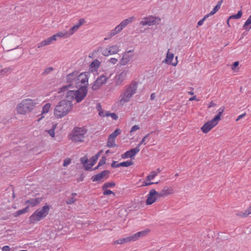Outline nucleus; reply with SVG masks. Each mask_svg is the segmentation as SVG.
<instances>
[{"instance_id":"51","label":"nucleus","mask_w":251,"mask_h":251,"mask_svg":"<svg viewBox=\"0 0 251 251\" xmlns=\"http://www.w3.org/2000/svg\"><path fill=\"white\" fill-rule=\"evenodd\" d=\"M139 128H140V127L138 125H134L131 127L130 132H134V131L138 130Z\"/></svg>"},{"instance_id":"8","label":"nucleus","mask_w":251,"mask_h":251,"mask_svg":"<svg viewBox=\"0 0 251 251\" xmlns=\"http://www.w3.org/2000/svg\"><path fill=\"white\" fill-rule=\"evenodd\" d=\"M134 55V50H129L123 54V56L119 61L120 66H125L132 59Z\"/></svg>"},{"instance_id":"3","label":"nucleus","mask_w":251,"mask_h":251,"mask_svg":"<svg viewBox=\"0 0 251 251\" xmlns=\"http://www.w3.org/2000/svg\"><path fill=\"white\" fill-rule=\"evenodd\" d=\"M72 106V103L70 100H62L55 106L53 112L54 115L58 119L62 118L71 111Z\"/></svg>"},{"instance_id":"1","label":"nucleus","mask_w":251,"mask_h":251,"mask_svg":"<svg viewBox=\"0 0 251 251\" xmlns=\"http://www.w3.org/2000/svg\"><path fill=\"white\" fill-rule=\"evenodd\" d=\"M88 73L84 72L79 74V72L75 71L70 73L66 76V82L68 84L63 86L58 90V93L67 91L69 88L76 87L79 88L84 85L88 86Z\"/></svg>"},{"instance_id":"18","label":"nucleus","mask_w":251,"mask_h":251,"mask_svg":"<svg viewBox=\"0 0 251 251\" xmlns=\"http://www.w3.org/2000/svg\"><path fill=\"white\" fill-rule=\"evenodd\" d=\"M84 22L85 20L84 19H80L79 20V23L77 24L72 27L68 31H67V33H68V36H70L73 35L75 32L78 29L79 27L82 25Z\"/></svg>"},{"instance_id":"56","label":"nucleus","mask_w":251,"mask_h":251,"mask_svg":"<svg viewBox=\"0 0 251 251\" xmlns=\"http://www.w3.org/2000/svg\"><path fill=\"white\" fill-rule=\"evenodd\" d=\"M246 114L245 113L239 115L238 118L236 119V121H239V120H240L241 119H242V118H243L244 117H245L246 116Z\"/></svg>"},{"instance_id":"12","label":"nucleus","mask_w":251,"mask_h":251,"mask_svg":"<svg viewBox=\"0 0 251 251\" xmlns=\"http://www.w3.org/2000/svg\"><path fill=\"white\" fill-rule=\"evenodd\" d=\"M129 73V69L128 68H125L121 73L117 75L115 78V84L116 85H120L127 77V74Z\"/></svg>"},{"instance_id":"23","label":"nucleus","mask_w":251,"mask_h":251,"mask_svg":"<svg viewBox=\"0 0 251 251\" xmlns=\"http://www.w3.org/2000/svg\"><path fill=\"white\" fill-rule=\"evenodd\" d=\"M55 41V37L51 36V37L43 41L38 44V48H40L44 46L50 44L53 41Z\"/></svg>"},{"instance_id":"61","label":"nucleus","mask_w":251,"mask_h":251,"mask_svg":"<svg viewBox=\"0 0 251 251\" xmlns=\"http://www.w3.org/2000/svg\"><path fill=\"white\" fill-rule=\"evenodd\" d=\"M155 98V93H152L151 95V100H154V99Z\"/></svg>"},{"instance_id":"26","label":"nucleus","mask_w":251,"mask_h":251,"mask_svg":"<svg viewBox=\"0 0 251 251\" xmlns=\"http://www.w3.org/2000/svg\"><path fill=\"white\" fill-rule=\"evenodd\" d=\"M100 65V62L98 59L94 60L90 64V68L92 71H96Z\"/></svg>"},{"instance_id":"48","label":"nucleus","mask_w":251,"mask_h":251,"mask_svg":"<svg viewBox=\"0 0 251 251\" xmlns=\"http://www.w3.org/2000/svg\"><path fill=\"white\" fill-rule=\"evenodd\" d=\"M209 15L208 14H207L205 16H204V17L201 19V20L200 21H199L198 23V26H200L201 25H202L204 21L209 17Z\"/></svg>"},{"instance_id":"16","label":"nucleus","mask_w":251,"mask_h":251,"mask_svg":"<svg viewBox=\"0 0 251 251\" xmlns=\"http://www.w3.org/2000/svg\"><path fill=\"white\" fill-rule=\"evenodd\" d=\"M158 193L159 198H160L174 194V190L172 187L165 186L162 190V191Z\"/></svg>"},{"instance_id":"49","label":"nucleus","mask_w":251,"mask_h":251,"mask_svg":"<svg viewBox=\"0 0 251 251\" xmlns=\"http://www.w3.org/2000/svg\"><path fill=\"white\" fill-rule=\"evenodd\" d=\"M250 214H251V205L244 212L243 215L245 216H248Z\"/></svg>"},{"instance_id":"34","label":"nucleus","mask_w":251,"mask_h":251,"mask_svg":"<svg viewBox=\"0 0 251 251\" xmlns=\"http://www.w3.org/2000/svg\"><path fill=\"white\" fill-rule=\"evenodd\" d=\"M242 11L240 10L238 12L237 14L231 15L228 18V20L230 19H240L242 16Z\"/></svg>"},{"instance_id":"24","label":"nucleus","mask_w":251,"mask_h":251,"mask_svg":"<svg viewBox=\"0 0 251 251\" xmlns=\"http://www.w3.org/2000/svg\"><path fill=\"white\" fill-rule=\"evenodd\" d=\"M42 199L40 198H37L35 199H31L25 201V203L26 204H29L31 206H35L38 205L41 201Z\"/></svg>"},{"instance_id":"60","label":"nucleus","mask_w":251,"mask_h":251,"mask_svg":"<svg viewBox=\"0 0 251 251\" xmlns=\"http://www.w3.org/2000/svg\"><path fill=\"white\" fill-rule=\"evenodd\" d=\"M105 112L104 111H100L99 112V115L101 117H105Z\"/></svg>"},{"instance_id":"47","label":"nucleus","mask_w":251,"mask_h":251,"mask_svg":"<svg viewBox=\"0 0 251 251\" xmlns=\"http://www.w3.org/2000/svg\"><path fill=\"white\" fill-rule=\"evenodd\" d=\"M72 159L70 158H67L64 160L63 162V166L66 167L71 163Z\"/></svg>"},{"instance_id":"54","label":"nucleus","mask_w":251,"mask_h":251,"mask_svg":"<svg viewBox=\"0 0 251 251\" xmlns=\"http://www.w3.org/2000/svg\"><path fill=\"white\" fill-rule=\"evenodd\" d=\"M110 116H111V118L115 120H117L118 118V116L114 113H111Z\"/></svg>"},{"instance_id":"46","label":"nucleus","mask_w":251,"mask_h":251,"mask_svg":"<svg viewBox=\"0 0 251 251\" xmlns=\"http://www.w3.org/2000/svg\"><path fill=\"white\" fill-rule=\"evenodd\" d=\"M150 134H147L145 136H144L143 137V138L142 139L141 141L140 142V143L136 147H138V149H140L139 147L140 146L144 144H146V143L145 142V141H146V139L148 137V136Z\"/></svg>"},{"instance_id":"39","label":"nucleus","mask_w":251,"mask_h":251,"mask_svg":"<svg viewBox=\"0 0 251 251\" xmlns=\"http://www.w3.org/2000/svg\"><path fill=\"white\" fill-rule=\"evenodd\" d=\"M54 70L53 68L52 67H49L45 69L44 72L42 73V75H46L49 74Z\"/></svg>"},{"instance_id":"5","label":"nucleus","mask_w":251,"mask_h":251,"mask_svg":"<svg viewBox=\"0 0 251 251\" xmlns=\"http://www.w3.org/2000/svg\"><path fill=\"white\" fill-rule=\"evenodd\" d=\"M36 104V102L35 100L30 99L24 100L18 105L17 107V112L20 114H25L32 110Z\"/></svg>"},{"instance_id":"63","label":"nucleus","mask_w":251,"mask_h":251,"mask_svg":"<svg viewBox=\"0 0 251 251\" xmlns=\"http://www.w3.org/2000/svg\"><path fill=\"white\" fill-rule=\"evenodd\" d=\"M195 99H196V96H194L193 97L190 98L189 100L191 101V100H195Z\"/></svg>"},{"instance_id":"29","label":"nucleus","mask_w":251,"mask_h":251,"mask_svg":"<svg viewBox=\"0 0 251 251\" xmlns=\"http://www.w3.org/2000/svg\"><path fill=\"white\" fill-rule=\"evenodd\" d=\"M115 139H114L112 137L110 138V137L108 136V141H107V146L108 148L115 147V146H116V145L115 144Z\"/></svg>"},{"instance_id":"32","label":"nucleus","mask_w":251,"mask_h":251,"mask_svg":"<svg viewBox=\"0 0 251 251\" xmlns=\"http://www.w3.org/2000/svg\"><path fill=\"white\" fill-rule=\"evenodd\" d=\"M97 161V159L94 158V156H93L92 157H91L90 160H89V162H90V163L89 164V166H86V170L91 169L92 167L95 165Z\"/></svg>"},{"instance_id":"22","label":"nucleus","mask_w":251,"mask_h":251,"mask_svg":"<svg viewBox=\"0 0 251 251\" xmlns=\"http://www.w3.org/2000/svg\"><path fill=\"white\" fill-rule=\"evenodd\" d=\"M135 19L134 17H130L124 21H123L118 25L119 28H120L121 31L123 30L124 28H125L127 25L132 22Z\"/></svg>"},{"instance_id":"19","label":"nucleus","mask_w":251,"mask_h":251,"mask_svg":"<svg viewBox=\"0 0 251 251\" xmlns=\"http://www.w3.org/2000/svg\"><path fill=\"white\" fill-rule=\"evenodd\" d=\"M133 162L132 161H127L117 164V162L113 161L111 164V167L113 168H118L119 167H128L133 164Z\"/></svg>"},{"instance_id":"58","label":"nucleus","mask_w":251,"mask_h":251,"mask_svg":"<svg viewBox=\"0 0 251 251\" xmlns=\"http://www.w3.org/2000/svg\"><path fill=\"white\" fill-rule=\"evenodd\" d=\"M216 105V104L215 103H214L212 101H211L209 103V105L208 106V107L209 108L210 107H214Z\"/></svg>"},{"instance_id":"9","label":"nucleus","mask_w":251,"mask_h":251,"mask_svg":"<svg viewBox=\"0 0 251 251\" xmlns=\"http://www.w3.org/2000/svg\"><path fill=\"white\" fill-rule=\"evenodd\" d=\"M109 78V77L105 75H102L98 77L97 79L94 82L92 86V89L93 91H96L99 89L101 86L105 83Z\"/></svg>"},{"instance_id":"6","label":"nucleus","mask_w":251,"mask_h":251,"mask_svg":"<svg viewBox=\"0 0 251 251\" xmlns=\"http://www.w3.org/2000/svg\"><path fill=\"white\" fill-rule=\"evenodd\" d=\"M87 130L84 127H75L69 135V139L74 142H83Z\"/></svg>"},{"instance_id":"7","label":"nucleus","mask_w":251,"mask_h":251,"mask_svg":"<svg viewBox=\"0 0 251 251\" xmlns=\"http://www.w3.org/2000/svg\"><path fill=\"white\" fill-rule=\"evenodd\" d=\"M49 206L44 205L42 208L37 209L29 217L30 223H35L45 218L49 213Z\"/></svg>"},{"instance_id":"21","label":"nucleus","mask_w":251,"mask_h":251,"mask_svg":"<svg viewBox=\"0 0 251 251\" xmlns=\"http://www.w3.org/2000/svg\"><path fill=\"white\" fill-rule=\"evenodd\" d=\"M174 57V55L173 53H170L169 52V50H168V51L167 52L166 59H165L164 61L168 64H171L174 66H175L176 65L177 63V56L176 57V61L175 63H173L172 62V60H173V58Z\"/></svg>"},{"instance_id":"52","label":"nucleus","mask_w":251,"mask_h":251,"mask_svg":"<svg viewBox=\"0 0 251 251\" xmlns=\"http://www.w3.org/2000/svg\"><path fill=\"white\" fill-rule=\"evenodd\" d=\"M109 62L114 65L117 63L118 59L115 58H111L109 59Z\"/></svg>"},{"instance_id":"4","label":"nucleus","mask_w":251,"mask_h":251,"mask_svg":"<svg viewBox=\"0 0 251 251\" xmlns=\"http://www.w3.org/2000/svg\"><path fill=\"white\" fill-rule=\"evenodd\" d=\"M87 86L84 85L76 90L67 91L66 94L67 100L72 102L73 100H76L77 102L81 101L87 94Z\"/></svg>"},{"instance_id":"64","label":"nucleus","mask_w":251,"mask_h":251,"mask_svg":"<svg viewBox=\"0 0 251 251\" xmlns=\"http://www.w3.org/2000/svg\"><path fill=\"white\" fill-rule=\"evenodd\" d=\"M72 195L73 196V197H75V196H76V193H73L72 194Z\"/></svg>"},{"instance_id":"40","label":"nucleus","mask_w":251,"mask_h":251,"mask_svg":"<svg viewBox=\"0 0 251 251\" xmlns=\"http://www.w3.org/2000/svg\"><path fill=\"white\" fill-rule=\"evenodd\" d=\"M156 176H157V173L154 171H152L151 172V175H148L147 176L146 180L147 181H151L152 179H153Z\"/></svg>"},{"instance_id":"33","label":"nucleus","mask_w":251,"mask_h":251,"mask_svg":"<svg viewBox=\"0 0 251 251\" xmlns=\"http://www.w3.org/2000/svg\"><path fill=\"white\" fill-rule=\"evenodd\" d=\"M225 107L222 106L221 108H220L218 110V114L214 117L215 119H216L217 121L219 122V121L221 120V116L223 114V112L225 110Z\"/></svg>"},{"instance_id":"30","label":"nucleus","mask_w":251,"mask_h":251,"mask_svg":"<svg viewBox=\"0 0 251 251\" xmlns=\"http://www.w3.org/2000/svg\"><path fill=\"white\" fill-rule=\"evenodd\" d=\"M28 206H26V207H25L22 209L17 211L14 214V216L15 217H18V216H19L20 215L25 213L26 212H27L28 211Z\"/></svg>"},{"instance_id":"25","label":"nucleus","mask_w":251,"mask_h":251,"mask_svg":"<svg viewBox=\"0 0 251 251\" xmlns=\"http://www.w3.org/2000/svg\"><path fill=\"white\" fill-rule=\"evenodd\" d=\"M130 241H133L132 236H130L124 238H120L116 240L114 244H123L125 243L129 242Z\"/></svg>"},{"instance_id":"55","label":"nucleus","mask_w":251,"mask_h":251,"mask_svg":"<svg viewBox=\"0 0 251 251\" xmlns=\"http://www.w3.org/2000/svg\"><path fill=\"white\" fill-rule=\"evenodd\" d=\"M10 250V248L8 246H5L2 249V251H9Z\"/></svg>"},{"instance_id":"17","label":"nucleus","mask_w":251,"mask_h":251,"mask_svg":"<svg viewBox=\"0 0 251 251\" xmlns=\"http://www.w3.org/2000/svg\"><path fill=\"white\" fill-rule=\"evenodd\" d=\"M139 151L140 149H138V147H136L135 148L131 149L130 150L126 151L123 154H122V157L123 158H126L128 157L132 158Z\"/></svg>"},{"instance_id":"10","label":"nucleus","mask_w":251,"mask_h":251,"mask_svg":"<svg viewBox=\"0 0 251 251\" xmlns=\"http://www.w3.org/2000/svg\"><path fill=\"white\" fill-rule=\"evenodd\" d=\"M109 171L104 170L100 172V173L93 176L91 177V179L93 182H103L104 181L103 179H107L109 177Z\"/></svg>"},{"instance_id":"20","label":"nucleus","mask_w":251,"mask_h":251,"mask_svg":"<svg viewBox=\"0 0 251 251\" xmlns=\"http://www.w3.org/2000/svg\"><path fill=\"white\" fill-rule=\"evenodd\" d=\"M150 231L149 229H146L144 230H142L141 231L138 232L133 235H131L133 241H136L141 237H144L146 236Z\"/></svg>"},{"instance_id":"41","label":"nucleus","mask_w":251,"mask_h":251,"mask_svg":"<svg viewBox=\"0 0 251 251\" xmlns=\"http://www.w3.org/2000/svg\"><path fill=\"white\" fill-rule=\"evenodd\" d=\"M121 31V30L120 28H119V27L118 26H117L114 29L111 31L110 33V36H113Z\"/></svg>"},{"instance_id":"36","label":"nucleus","mask_w":251,"mask_h":251,"mask_svg":"<svg viewBox=\"0 0 251 251\" xmlns=\"http://www.w3.org/2000/svg\"><path fill=\"white\" fill-rule=\"evenodd\" d=\"M52 36L55 37V41H56L58 37H62L65 36H66L67 37L69 36L68 33H67V31L65 32H59Z\"/></svg>"},{"instance_id":"2","label":"nucleus","mask_w":251,"mask_h":251,"mask_svg":"<svg viewBox=\"0 0 251 251\" xmlns=\"http://www.w3.org/2000/svg\"><path fill=\"white\" fill-rule=\"evenodd\" d=\"M138 84L136 81H132L129 84L126 85L119 96L118 104L124 105L129 102L130 99L136 93Z\"/></svg>"},{"instance_id":"35","label":"nucleus","mask_w":251,"mask_h":251,"mask_svg":"<svg viewBox=\"0 0 251 251\" xmlns=\"http://www.w3.org/2000/svg\"><path fill=\"white\" fill-rule=\"evenodd\" d=\"M80 161L81 164H83L85 169L86 170V166H89V164L88 158L86 156H84L80 158Z\"/></svg>"},{"instance_id":"38","label":"nucleus","mask_w":251,"mask_h":251,"mask_svg":"<svg viewBox=\"0 0 251 251\" xmlns=\"http://www.w3.org/2000/svg\"><path fill=\"white\" fill-rule=\"evenodd\" d=\"M121 133V130L119 128H117L113 133L109 135L110 138H115Z\"/></svg>"},{"instance_id":"45","label":"nucleus","mask_w":251,"mask_h":251,"mask_svg":"<svg viewBox=\"0 0 251 251\" xmlns=\"http://www.w3.org/2000/svg\"><path fill=\"white\" fill-rule=\"evenodd\" d=\"M103 190H104V192L103 193V194L104 195H109L110 194H113V196H115V193L110 190L105 189Z\"/></svg>"},{"instance_id":"50","label":"nucleus","mask_w":251,"mask_h":251,"mask_svg":"<svg viewBox=\"0 0 251 251\" xmlns=\"http://www.w3.org/2000/svg\"><path fill=\"white\" fill-rule=\"evenodd\" d=\"M157 183H158V182H147L144 181L143 184L142 185V186H143V187H144V186H149V185H151L153 184H157Z\"/></svg>"},{"instance_id":"53","label":"nucleus","mask_w":251,"mask_h":251,"mask_svg":"<svg viewBox=\"0 0 251 251\" xmlns=\"http://www.w3.org/2000/svg\"><path fill=\"white\" fill-rule=\"evenodd\" d=\"M239 65V62L236 61L234 62L231 65V69L232 70H234L236 67H237Z\"/></svg>"},{"instance_id":"11","label":"nucleus","mask_w":251,"mask_h":251,"mask_svg":"<svg viewBox=\"0 0 251 251\" xmlns=\"http://www.w3.org/2000/svg\"><path fill=\"white\" fill-rule=\"evenodd\" d=\"M160 22V19L153 16H150L144 18V20L140 22V24L142 25H158Z\"/></svg>"},{"instance_id":"37","label":"nucleus","mask_w":251,"mask_h":251,"mask_svg":"<svg viewBox=\"0 0 251 251\" xmlns=\"http://www.w3.org/2000/svg\"><path fill=\"white\" fill-rule=\"evenodd\" d=\"M50 104L49 103H46L43 107V108H42V114H44V113H47L50 108Z\"/></svg>"},{"instance_id":"27","label":"nucleus","mask_w":251,"mask_h":251,"mask_svg":"<svg viewBox=\"0 0 251 251\" xmlns=\"http://www.w3.org/2000/svg\"><path fill=\"white\" fill-rule=\"evenodd\" d=\"M223 0H221L219 1H218L216 5L213 8V10L211 11L209 14H208L209 16L213 15L215 13H216L220 8L221 4L223 3Z\"/></svg>"},{"instance_id":"15","label":"nucleus","mask_w":251,"mask_h":251,"mask_svg":"<svg viewBox=\"0 0 251 251\" xmlns=\"http://www.w3.org/2000/svg\"><path fill=\"white\" fill-rule=\"evenodd\" d=\"M157 198H159L158 193L155 189H151L146 201V204H152L156 201Z\"/></svg>"},{"instance_id":"42","label":"nucleus","mask_w":251,"mask_h":251,"mask_svg":"<svg viewBox=\"0 0 251 251\" xmlns=\"http://www.w3.org/2000/svg\"><path fill=\"white\" fill-rule=\"evenodd\" d=\"M55 127L56 126L55 125H53L52 127L50 129L47 131L48 133L50 134V135L52 137H54L55 136L54 130Z\"/></svg>"},{"instance_id":"43","label":"nucleus","mask_w":251,"mask_h":251,"mask_svg":"<svg viewBox=\"0 0 251 251\" xmlns=\"http://www.w3.org/2000/svg\"><path fill=\"white\" fill-rule=\"evenodd\" d=\"M76 201V199H74V197H72L68 199L66 201V203L68 204H71L74 203Z\"/></svg>"},{"instance_id":"28","label":"nucleus","mask_w":251,"mask_h":251,"mask_svg":"<svg viewBox=\"0 0 251 251\" xmlns=\"http://www.w3.org/2000/svg\"><path fill=\"white\" fill-rule=\"evenodd\" d=\"M251 25V15L245 22L244 25H243V28L247 31H249L251 28V26H249V25Z\"/></svg>"},{"instance_id":"13","label":"nucleus","mask_w":251,"mask_h":251,"mask_svg":"<svg viewBox=\"0 0 251 251\" xmlns=\"http://www.w3.org/2000/svg\"><path fill=\"white\" fill-rule=\"evenodd\" d=\"M216 119L214 118L210 121L205 123L201 128L202 131L205 133H208L213 127L216 126L219 122Z\"/></svg>"},{"instance_id":"59","label":"nucleus","mask_w":251,"mask_h":251,"mask_svg":"<svg viewBox=\"0 0 251 251\" xmlns=\"http://www.w3.org/2000/svg\"><path fill=\"white\" fill-rule=\"evenodd\" d=\"M101 152L102 151H99L98 153H97L95 155H94L93 156H94V158L98 160Z\"/></svg>"},{"instance_id":"57","label":"nucleus","mask_w":251,"mask_h":251,"mask_svg":"<svg viewBox=\"0 0 251 251\" xmlns=\"http://www.w3.org/2000/svg\"><path fill=\"white\" fill-rule=\"evenodd\" d=\"M243 214L244 212H238L236 213V215L242 217H246L247 216H245L244 215H243Z\"/></svg>"},{"instance_id":"31","label":"nucleus","mask_w":251,"mask_h":251,"mask_svg":"<svg viewBox=\"0 0 251 251\" xmlns=\"http://www.w3.org/2000/svg\"><path fill=\"white\" fill-rule=\"evenodd\" d=\"M115 185H116V183L113 181L107 182H105L103 185V186L102 187V190H104L105 189H107L108 188L114 187V186H115Z\"/></svg>"},{"instance_id":"44","label":"nucleus","mask_w":251,"mask_h":251,"mask_svg":"<svg viewBox=\"0 0 251 251\" xmlns=\"http://www.w3.org/2000/svg\"><path fill=\"white\" fill-rule=\"evenodd\" d=\"M106 160V158L105 156H103L100 159L99 162V166H101L105 164Z\"/></svg>"},{"instance_id":"14","label":"nucleus","mask_w":251,"mask_h":251,"mask_svg":"<svg viewBox=\"0 0 251 251\" xmlns=\"http://www.w3.org/2000/svg\"><path fill=\"white\" fill-rule=\"evenodd\" d=\"M119 50L120 49L119 46L117 45H113L102 50H101V54L105 56H108L110 55L117 53Z\"/></svg>"},{"instance_id":"62","label":"nucleus","mask_w":251,"mask_h":251,"mask_svg":"<svg viewBox=\"0 0 251 251\" xmlns=\"http://www.w3.org/2000/svg\"><path fill=\"white\" fill-rule=\"evenodd\" d=\"M110 113H109L108 112H106L105 113V117H108V116H110Z\"/></svg>"}]
</instances>
